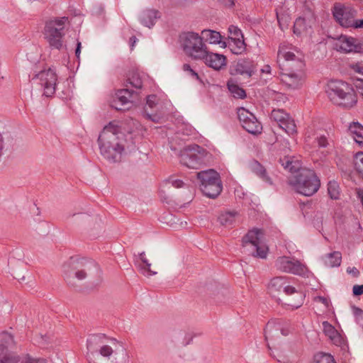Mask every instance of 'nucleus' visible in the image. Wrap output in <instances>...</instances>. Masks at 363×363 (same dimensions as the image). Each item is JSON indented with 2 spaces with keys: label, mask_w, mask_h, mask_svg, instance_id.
<instances>
[{
  "label": "nucleus",
  "mask_w": 363,
  "mask_h": 363,
  "mask_svg": "<svg viewBox=\"0 0 363 363\" xmlns=\"http://www.w3.org/2000/svg\"><path fill=\"white\" fill-rule=\"evenodd\" d=\"M94 263L86 259H73L72 258L67 263L63 265V272L67 276V279L74 275L79 280L85 279L87 273L90 272Z\"/></svg>",
  "instance_id": "obj_9"
},
{
  "label": "nucleus",
  "mask_w": 363,
  "mask_h": 363,
  "mask_svg": "<svg viewBox=\"0 0 363 363\" xmlns=\"http://www.w3.org/2000/svg\"><path fill=\"white\" fill-rule=\"evenodd\" d=\"M352 291L354 296L363 294V285H354Z\"/></svg>",
  "instance_id": "obj_51"
},
{
  "label": "nucleus",
  "mask_w": 363,
  "mask_h": 363,
  "mask_svg": "<svg viewBox=\"0 0 363 363\" xmlns=\"http://www.w3.org/2000/svg\"><path fill=\"white\" fill-rule=\"evenodd\" d=\"M262 73L270 74L271 73V67L269 65H266L261 69Z\"/></svg>",
  "instance_id": "obj_57"
},
{
  "label": "nucleus",
  "mask_w": 363,
  "mask_h": 363,
  "mask_svg": "<svg viewBox=\"0 0 363 363\" xmlns=\"http://www.w3.org/2000/svg\"><path fill=\"white\" fill-rule=\"evenodd\" d=\"M354 165L357 171L363 176V152H359L355 155Z\"/></svg>",
  "instance_id": "obj_43"
},
{
  "label": "nucleus",
  "mask_w": 363,
  "mask_h": 363,
  "mask_svg": "<svg viewBox=\"0 0 363 363\" xmlns=\"http://www.w3.org/2000/svg\"><path fill=\"white\" fill-rule=\"evenodd\" d=\"M291 48L285 43H281L277 52V64L281 71L303 73L305 67L301 57L291 51Z\"/></svg>",
  "instance_id": "obj_5"
},
{
  "label": "nucleus",
  "mask_w": 363,
  "mask_h": 363,
  "mask_svg": "<svg viewBox=\"0 0 363 363\" xmlns=\"http://www.w3.org/2000/svg\"><path fill=\"white\" fill-rule=\"evenodd\" d=\"M323 331L335 344H339L341 342V337L338 335L337 330L328 322L324 321L323 323Z\"/></svg>",
  "instance_id": "obj_29"
},
{
  "label": "nucleus",
  "mask_w": 363,
  "mask_h": 363,
  "mask_svg": "<svg viewBox=\"0 0 363 363\" xmlns=\"http://www.w3.org/2000/svg\"><path fill=\"white\" fill-rule=\"evenodd\" d=\"M333 14L340 26L350 28L356 18L357 11L350 6L337 3L333 8Z\"/></svg>",
  "instance_id": "obj_13"
},
{
  "label": "nucleus",
  "mask_w": 363,
  "mask_h": 363,
  "mask_svg": "<svg viewBox=\"0 0 363 363\" xmlns=\"http://www.w3.org/2000/svg\"><path fill=\"white\" fill-rule=\"evenodd\" d=\"M347 272L349 274H352L354 277H357L359 274V270L356 267H352V268L348 267L347 269Z\"/></svg>",
  "instance_id": "obj_54"
},
{
  "label": "nucleus",
  "mask_w": 363,
  "mask_h": 363,
  "mask_svg": "<svg viewBox=\"0 0 363 363\" xmlns=\"http://www.w3.org/2000/svg\"><path fill=\"white\" fill-rule=\"evenodd\" d=\"M251 170L257 175L262 181L272 184L270 178L267 176L266 169L264 167L257 161H254L250 164Z\"/></svg>",
  "instance_id": "obj_30"
},
{
  "label": "nucleus",
  "mask_w": 363,
  "mask_h": 363,
  "mask_svg": "<svg viewBox=\"0 0 363 363\" xmlns=\"http://www.w3.org/2000/svg\"><path fill=\"white\" fill-rule=\"evenodd\" d=\"M31 81L33 84L40 85L43 90V95L52 96L55 92L57 75L55 72L48 69L35 74Z\"/></svg>",
  "instance_id": "obj_10"
},
{
  "label": "nucleus",
  "mask_w": 363,
  "mask_h": 363,
  "mask_svg": "<svg viewBox=\"0 0 363 363\" xmlns=\"http://www.w3.org/2000/svg\"><path fill=\"white\" fill-rule=\"evenodd\" d=\"M349 130L355 142L363 146V126L359 123H353L350 125Z\"/></svg>",
  "instance_id": "obj_32"
},
{
  "label": "nucleus",
  "mask_w": 363,
  "mask_h": 363,
  "mask_svg": "<svg viewBox=\"0 0 363 363\" xmlns=\"http://www.w3.org/2000/svg\"><path fill=\"white\" fill-rule=\"evenodd\" d=\"M313 363H335L333 357L330 354H324L319 357H315V361Z\"/></svg>",
  "instance_id": "obj_45"
},
{
  "label": "nucleus",
  "mask_w": 363,
  "mask_h": 363,
  "mask_svg": "<svg viewBox=\"0 0 363 363\" xmlns=\"http://www.w3.org/2000/svg\"><path fill=\"white\" fill-rule=\"evenodd\" d=\"M228 42L227 46L229 47L231 52L236 55L242 54L245 52L246 45L244 42L243 38L238 39V40H227Z\"/></svg>",
  "instance_id": "obj_31"
},
{
  "label": "nucleus",
  "mask_w": 363,
  "mask_h": 363,
  "mask_svg": "<svg viewBox=\"0 0 363 363\" xmlns=\"http://www.w3.org/2000/svg\"><path fill=\"white\" fill-rule=\"evenodd\" d=\"M137 38L135 36H133L130 38V41L131 43V47L133 48L136 43Z\"/></svg>",
  "instance_id": "obj_59"
},
{
  "label": "nucleus",
  "mask_w": 363,
  "mask_h": 363,
  "mask_svg": "<svg viewBox=\"0 0 363 363\" xmlns=\"http://www.w3.org/2000/svg\"><path fill=\"white\" fill-rule=\"evenodd\" d=\"M160 18V13L157 10L146 9L140 13V21L143 26L151 28Z\"/></svg>",
  "instance_id": "obj_21"
},
{
  "label": "nucleus",
  "mask_w": 363,
  "mask_h": 363,
  "mask_svg": "<svg viewBox=\"0 0 363 363\" xmlns=\"http://www.w3.org/2000/svg\"><path fill=\"white\" fill-rule=\"evenodd\" d=\"M283 291L286 295H292V294L296 295V301L294 303H289V305L292 307V309H297L299 307H301L302 306V304L303 303L305 296L303 295V294L301 291H298L295 289V287L290 285L289 280L287 281V284H286V285L283 289Z\"/></svg>",
  "instance_id": "obj_23"
},
{
  "label": "nucleus",
  "mask_w": 363,
  "mask_h": 363,
  "mask_svg": "<svg viewBox=\"0 0 363 363\" xmlns=\"http://www.w3.org/2000/svg\"><path fill=\"white\" fill-rule=\"evenodd\" d=\"M133 92L128 89H123L118 90L116 93V99L113 101L111 106L116 110H125V105L130 104V99L133 97Z\"/></svg>",
  "instance_id": "obj_20"
},
{
  "label": "nucleus",
  "mask_w": 363,
  "mask_h": 363,
  "mask_svg": "<svg viewBox=\"0 0 363 363\" xmlns=\"http://www.w3.org/2000/svg\"><path fill=\"white\" fill-rule=\"evenodd\" d=\"M80 52H81V43L80 42H77V48H76V50H75V55H76L77 58L79 57Z\"/></svg>",
  "instance_id": "obj_58"
},
{
  "label": "nucleus",
  "mask_w": 363,
  "mask_h": 363,
  "mask_svg": "<svg viewBox=\"0 0 363 363\" xmlns=\"http://www.w3.org/2000/svg\"><path fill=\"white\" fill-rule=\"evenodd\" d=\"M208 152L198 145L184 147L179 152L181 164L192 169H199L206 162Z\"/></svg>",
  "instance_id": "obj_6"
},
{
  "label": "nucleus",
  "mask_w": 363,
  "mask_h": 363,
  "mask_svg": "<svg viewBox=\"0 0 363 363\" xmlns=\"http://www.w3.org/2000/svg\"><path fill=\"white\" fill-rule=\"evenodd\" d=\"M334 48L343 52H359L360 46L357 39L347 35H340L335 40Z\"/></svg>",
  "instance_id": "obj_16"
},
{
  "label": "nucleus",
  "mask_w": 363,
  "mask_h": 363,
  "mask_svg": "<svg viewBox=\"0 0 363 363\" xmlns=\"http://www.w3.org/2000/svg\"><path fill=\"white\" fill-rule=\"evenodd\" d=\"M289 182L296 192L306 196L313 195L320 186L319 178L313 170L309 169H302L291 178Z\"/></svg>",
  "instance_id": "obj_4"
},
{
  "label": "nucleus",
  "mask_w": 363,
  "mask_h": 363,
  "mask_svg": "<svg viewBox=\"0 0 363 363\" xmlns=\"http://www.w3.org/2000/svg\"><path fill=\"white\" fill-rule=\"evenodd\" d=\"M157 106V97L155 95H150L147 97V103L145 107V113L148 119L152 120L154 122L158 123L161 119V116L157 114L150 113L148 111L149 108H156Z\"/></svg>",
  "instance_id": "obj_28"
},
{
  "label": "nucleus",
  "mask_w": 363,
  "mask_h": 363,
  "mask_svg": "<svg viewBox=\"0 0 363 363\" xmlns=\"http://www.w3.org/2000/svg\"><path fill=\"white\" fill-rule=\"evenodd\" d=\"M271 118L277 122L279 127L289 135L296 133V125L294 121L282 109H274L271 113Z\"/></svg>",
  "instance_id": "obj_15"
},
{
  "label": "nucleus",
  "mask_w": 363,
  "mask_h": 363,
  "mask_svg": "<svg viewBox=\"0 0 363 363\" xmlns=\"http://www.w3.org/2000/svg\"><path fill=\"white\" fill-rule=\"evenodd\" d=\"M228 88L235 98L244 99L246 96L245 90L234 84L232 81L228 82Z\"/></svg>",
  "instance_id": "obj_38"
},
{
  "label": "nucleus",
  "mask_w": 363,
  "mask_h": 363,
  "mask_svg": "<svg viewBox=\"0 0 363 363\" xmlns=\"http://www.w3.org/2000/svg\"><path fill=\"white\" fill-rule=\"evenodd\" d=\"M139 260L141 262L139 264V267L145 274L148 276H152L157 274L156 272H154L150 269L151 263L147 259L144 252L139 254Z\"/></svg>",
  "instance_id": "obj_36"
},
{
  "label": "nucleus",
  "mask_w": 363,
  "mask_h": 363,
  "mask_svg": "<svg viewBox=\"0 0 363 363\" xmlns=\"http://www.w3.org/2000/svg\"><path fill=\"white\" fill-rule=\"evenodd\" d=\"M202 40L210 44H219L220 47H227L226 41L222 40V35L218 31L213 30H203L201 31Z\"/></svg>",
  "instance_id": "obj_22"
},
{
  "label": "nucleus",
  "mask_w": 363,
  "mask_h": 363,
  "mask_svg": "<svg viewBox=\"0 0 363 363\" xmlns=\"http://www.w3.org/2000/svg\"><path fill=\"white\" fill-rule=\"evenodd\" d=\"M341 253L339 252H333L332 253L328 254L325 257V263L326 265L329 267H337L341 263Z\"/></svg>",
  "instance_id": "obj_37"
},
{
  "label": "nucleus",
  "mask_w": 363,
  "mask_h": 363,
  "mask_svg": "<svg viewBox=\"0 0 363 363\" xmlns=\"http://www.w3.org/2000/svg\"><path fill=\"white\" fill-rule=\"evenodd\" d=\"M277 20H278L279 22L280 21L279 17L278 16H277Z\"/></svg>",
  "instance_id": "obj_62"
},
{
  "label": "nucleus",
  "mask_w": 363,
  "mask_h": 363,
  "mask_svg": "<svg viewBox=\"0 0 363 363\" xmlns=\"http://www.w3.org/2000/svg\"><path fill=\"white\" fill-rule=\"evenodd\" d=\"M255 71V64L251 59H240L231 68L233 74H246L251 77Z\"/></svg>",
  "instance_id": "obj_18"
},
{
  "label": "nucleus",
  "mask_w": 363,
  "mask_h": 363,
  "mask_svg": "<svg viewBox=\"0 0 363 363\" xmlns=\"http://www.w3.org/2000/svg\"><path fill=\"white\" fill-rule=\"evenodd\" d=\"M292 330L291 325L289 322H287L284 327L281 328V333L283 335H288Z\"/></svg>",
  "instance_id": "obj_49"
},
{
  "label": "nucleus",
  "mask_w": 363,
  "mask_h": 363,
  "mask_svg": "<svg viewBox=\"0 0 363 363\" xmlns=\"http://www.w3.org/2000/svg\"><path fill=\"white\" fill-rule=\"evenodd\" d=\"M353 69L355 72L363 74V62L357 63L353 66Z\"/></svg>",
  "instance_id": "obj_53"
},
{
  "label": "nucleus",
  "mask_w": 363,
  "mask_h": 363,
  "mask_svg": "<svg viewBox=\"0 0 363 363\" xmlns=\"http://www.w3.org/2000/svg\"><path fill=\"white\" fill-rule=\"evenodd\" d=\"M4 147V138L3 136L0 134V158L3 155V150Z\"/></svg>",
  "instance_id": "obj_56"
},
{
  "label": "nucleus",
  "mask_w": 363,
  "mask_h": 363,
  "mask_svg": "<svg viewBox=\"0 0 363 363\" xmlns=\"http://www.w3.org/2000/svg\"><path fill=\"white\" fill-rule=\"evenodd\" d=\"M201 191L206 196L210 198H215L222 191V184L221 182H214V183L203 184V186H200Z\"/></svg>",
  "instance_id": "obj_25"
},
{
  "label": "nucleus",
  "mask_w": 363,
  "mask_h": 363,
  "mask_svg": "<svg viewBox=\"0 0 363 363\" xmlns=\"http://www.w3.org/2000/svg\"><path fill=\"white\" fill-rule=\"evenodd\" d=\"M201 60H203L207 66L215 70H219L226 65V57L225 55L210 52L208 50H206V55Z\"/></svg>",
  "instance_id": "obj_19"
},
{
  "label": "nucleus",
  "mask_w": 363,
  "mask_h": 363,
  "mask_svg": "<svg viewBox=\"0 0 363 363\" xmlns=\"http://www.w3.org/2000/svg\"><path fill=\"white\" fill-rule=\"evenodd\" d=\"M128 82L135 89H140L143 86V80L138 72H132L128 79Z\"/></svg>",
  "instance_id": "obj_41"
},
{
  "label": "nucleus",
  "mask_w": 363,
  "mask_h": 363,
  "mask_svg": "<svg viewBox=\"0 0 363 363\" xmlns=\"http://www.w3.org/2000/svg\"><path fill=\"white\" fill-rule=\"evenodd\" d=\"M276 267L286 273L298 276H308V267L298 260L289 257H279L275 262Z\"/></svg>",
  "instance_id": "obj_11"
},
{
  "label": "nucleus",
  "mask_w": 363,
  "mask_h": 363,
  "mask_svg": "<svg viewBox=\"0 0 363 363\" xmlns=\"http://www.w3.org/2000/svg\"><path fill=\"white\" fill-rule=\"evenodd\" d=\"M164 184V186H168V185L171 184V186L174 188H181V187L184 186V185H185L184 182L183 181H182L181 179H177L174 177H172L169 178V179L167 180Z\"/></svg>",
  "instance_id": "obj_44"
},
{
  "label": "nucleus",
  "mask_w": 363,
  "mask_h": 363,
  "mask_svg": "<svg viewBox=\"0 0 363 363\" xmlns=\"http://www.w3.org/2000/svg\"><path fill=\"white\" fill-rule=\"evenodd\" d=\"M280 77L283 84L294 89L300 88L304 82V73L281 70Z\"/></svg>",
  "instance_id": "obj_17"
},
{
  "label": "nucleus",
  "mask_w": 363,
  "mask_h": 363,
  "mask_svg": "<svg viewBox=\"0 0 363 363\" xmlns=\"http://www.w3.org/2000/svg\"><path fill=\"white\" fill-rule=\"evenodd\" d=\"M309 28L311 27L307 24L306 19L299 17L294 22L293 31L295 35L299 36L306 33Z\"/></svg>",
  "instance_id": "obj_34"
},
{
  "label": "nucleus",
  "mask_w": 363,
  "mask_h": 363,
  "mask_svg": "<svg viewBox=\"0 0 363 363\" xmlns=\"http://www.w3.org/2000/svg\"><path fill=\"white\" fill-rule=\"evenodd\" d=\"M309 136L307 135V133H306V138H308Z\"/></svg>",
  "instance_id": "obj_63"
},
{
  "label": "nucleus",
  "mask_w": 363,
  "mask_h": 363,
  "mask_svg": "<svg viewBox=\"0 0 363 363\" xmlns=\"http://www.w3.org/2000/svg\"><path fill=\"white\" fill-rule=\"evenodd\" d=\"M21 363H46V361L44 359H33L26 356Z\"/></svg>",
  "instance_id": "obj_47"
},
{
  "label": "nucleus",
  "mask_w": 363,
  "mask_h": 363,
  "mask_svg": "<svg viewBox=\"0 0 363 363\" xmlns=\"http://www.w3.org/2000/svg\"><path fill=\"white\" fill-rule=\"evenodd\" d=\"M197 178L200 182V186L203 184L214 183V182H220L219 174L213 169L202 171L197 173Z\"/></svg>",
  "instance_id": "obj_24"
},
{
  "label": "nucleus",
  "mask_w": 363,
  "mask_h": 363,
  "mask_svg": "<svg viewBox=\"0 0 363 363\" xmlns=\"http://www.w3.org/2000/svg\"><path fill=\"white\" fill-rule=\"evenodd\" d=\"M14 345L13 336L4 332L0 333V363H18V357L11 351Z\"/></svg>",
  "instance_id": "obj_12"
},
{
  "label": "nucleus",
  "mask_w": 363,
  "mask_h": 363,
  "mask_svg": "<svg viewBox=\"0 0 363 363\" xmlns=\"http://www.w3.org/2000/svg\"><path fill=\"white\" fill-rule=\"evenodd\" d=\"M228 33L230 36L228 40H238L243 38V35L241 30L233 25H231L228 27Z\"/></svg>",
  "instance_id": "obj_42"
},
{
  "label": "nucleus",
  "mask_w": 363,
  "mask_h": 363,
  "mask_svg": "<svg viewBox=\"0 0 363 363\" xmlns=\"http://www.w3.org/2000/svg\"><path fill=\"white\" fill-rule=\"evenodd\" d=\"M288 280H289V278L286 277H274L270 281L269 287L270 289L277 291H283Z\"/></svg>",
  "instance_id": "obj_35"
},
{
  "label": "nucleus",
  "mask_w": 363,
  "mask_h": 363,
  "mask_svg": "<svg viewBox=\"0 0 363 363\" xmlns=\"http://www.w3.org/2000/svg\"><path fill=\"white\" fill-rule=\"evenodd\" d=\"M253 255L260 257L262 259L266 258L268 252V247L262 242V241L257 245L252 247Z\"/></svg>",
  "instance_id": "obj_39"
},
{
  "label": "nucleus",
  "mask_w": 363,
  "mask_h": 363,
  "mask_svg": "<svg viewBox=\"0 0 363 363\" xmlns=\"http://www.w3.org/2000/svg\"><path fill=\"white\" fill-rule=\"evenodd\" d=\"M328 193L332 199H337L340 196L339 184L335 181H330L328 184Z\"/></svg>",
  "instance_id": "obj_40"
},
{
  "label": "nucleus",
  "mask_w": 363,
  "mask_h": 363,
  "mask_svg": "<svg viewBox=\"0 0 363 363\" xmlns=\"http://www.w3.org/2000/svg\"><path fill=\"white\" fill-rule=\"evenodd\" d=\"M237 213L235 212H225L221 213L218 217L219 223L225 227H230L236 221Z\"/></svg>",
  "instance_id": "obj_33"
},
{
  "label": "nucleus",
  "mask_w": 363,
  "mask_h": 363,
  "mask_svg": "<svg viewBox=\"0 0 363 363\" xmlns=\"http://www.w3.org/2000/svg\"><path fill=\"white\" fill-rule=\"evenodd\" d=\"M117 340L104 334H93L86 341V358L89 363H108L115 352L112 346H116Z\"/></svg>",
  "instance_id": "obj_2"
},
{
  "label": "nucleus",
  "mask_w": 363,
  "mask_h": 363,
  "mask_svg": "<svg viewBox=\"0 0 363 363\" xmlns=\"http://www.w3.org/2000/svg\"><path fill=\"white\" fill-rule=\"evenodd\" d=\"M280 162L285 169L292 173L300 172L303 169L301 162L294 157H285L280 160Z\"/></svg>",
  "instance_id": "obj_26"
},
{
  "label": "nucleus",
  "mask_w": 363,
  "mask_h": 363,
  "mask_svg": "<svg viewBox=\"0 0 363 363\" xmlns=\"http://www.w3.org/2000/svg\"><path fill=\"white\" fill-rule=\"evenodd\" d=\"M362 177H363V175H362Z\"/></svg>",
  "instance_id": "obj_64"
},
{
  "label": "nucleus",
  "mask_w": 363,
  "mask_h": 363,
  "mask_svg": "<svg viewBox=\"0 0 363 363\" xmlns=\"http://www.w3.org/2000/svg\"><path fill=\"white\" fill-rule=\"evenodd\" d=\"M326 92L333 104L345 108H351L357 101L353 88L342 81H330Z\"/></svg>",
  "instance_id": "obj_3"
},
{
  "label": "nucleus",
  "mask_w": 363,
  "mask_h": 363,
  "mask_svg": "<svg viewBox=\"0 0 363 363\" xmlns=\"http://www.w3.org/2000/svg\"><path fill=\"white\" fill-rule=\"evenodd\" d=\"M182 47L186 55L195 60H201L208 50L201 37L196 33L189 32L182 37Z\"/></svg>",
  "instance_id": "obj_7"
},
{
  "label": "nucleus",
  "mask_w": 363,
  "mask_h": 363,
  "mask_svg": "<svg viewBox=\"0 0 363 363\" xmlns=\"http://www.w3.org/2000/svg\"><path fill=\"white\" fill-rule=\"evenodd\" d=\"M67 18L50 21L45 25V35L50 47L60 50L62 46L63 29Z\"/></svg>",
  "instance_id": "obj_8"
},
{
  "label": "nucleus",
  "mask_w": 363,
  "mask_h": 363,
  "mask_svg": "<svg viewBox=\"0 0 363 363\" xmlns=\"http://www.w3.org/2000/svg\"><path fill=\"white\" fill-rule=\"evenodd\" d=\"M271 325H272V324H271V323H268L267 324V329H268L269 328H270V327H271Z\"/></svg>",
  "instance_id": "obj_60"
},
{
  "label": "nucleus",
  "mask_w": 363,
  "mask_h": 363,
  "mask_svg": "<svg viewBox=\"0 0 363 363\" xmlns=\"http://www.w3.org/2000/svg\"><path fill=\"white\" fill-rule=\"evenodd\" d=\"M262 233L257 229L250 230L242 238V245L246 247L250 245L251 247L261 242Z\"/></svg>",
  "instance_id": "obj_27"
},
{
  "label": "nucleus",
  "mask_w": 363,
  "mask_h": 363,
  "mask_svg": "<svg viewBox=\"0 0 363 363\" xmlns=\"http://www.w3.org/2000/svg\"><path fill=\"white\" fill-rule=\"evenodd\" d=\"M350 28H363V19H356L354 18V23Z\"/></svg>",
  "instance_id": "obj_52"
},
{
  "label": "nucleus",
  "mask_w": 363,
  "mask_h": 363,
  "mask_svg": "<svg viewBox=\"0 0 363 363\" xmlns=\"http://www.w3.org/2000/svg\"><path fill=\"white\" fill-rule=\"evenodd\" d=\"M354 86L357 91L363 96V79H357Z\"/></svg>",
  "instance_id": "obj_50"
},
{
  "label": "nucleus",
  "mask_w": 363,
  "mask_h": 363,
  "mask_svg": "<svg viewBox=\"0 0 363 363\" xmlns=\"http://www.w3.org/2000/svg\"><path fill=\"white\" fill-rule=\"evenodd\" d=\"M320 302L323 303L325 306H328L329 301L327 298L323 296H318L316 298Z\"/></svg>",
  "instance_id": "obj_55"
},
{
  "label": "nucleus",
  "mask_w": 363,
  "mask_h": 363,
  "mask_svg": "<svg viewBox=\"0 0 363 363\" xmlns=\"http://www.w3.org/2000/svg\"><path fill=\"white\" fill-rule=\"evenodd\" d=\"M316 140L320 147H326L329 145L328 138L324 135L318 137Z\"/></svg>",
  "instance_id": "obj_46"
},
{
  "label": "nucleus",
  "mask_w": 363,
  "mask_h": 363,
  "mask_svg": "<svg viewBox=\"0 0 363 363\" xmlns=\"http://www.w3.org/2000/svg\"><path fill=\"white\" fill-rule=\"evenodd\" d=\"M162 191H162V189H160V196H162Z\"/></svg>",
  "instance_id": "obj_61"
},
{
  "label": "nucleus",
  "mask_w": 363,
  "mask_h": 363,
  "mask_svg": "<svg viewBox=\"0 0 363 363\" xmlns=\"http://www.w3.org/2000/svg\"><path fill=\"white\" fill-rule=\"evenodd\" d=\"M101 155L111 162H119L124 151L123 135L114 123L106 125L98 139Z\"/></svg>",
  "instance_id": "obj_1"
},
{
  "label": "nucleus",
  "mask_w": 363,
  "mask_h": 363,
  "mask_svg": "<svg viewBox=\"0 0 363 363\" xmlns=\"http://www.w3.org/2000/svg\"><path fill=\"white\" fill-rule=\"evenodd\" d=\"M238 117L242 127L252 135L261 133L262 126L255 116L245 108L238 109Z\"/></svg>",
  "instance_id": "obj_14"
},
{
  "label": "nucleus",
  "mask_w": 363,
  "mask_h": 363,
  "mask_svg": "<svg viewBox=\"0 0 363 363\" xmlns=\"http://www.w3.org/2000/svg\"><path fill=\"white\" fill-rule=\"evenodd\" d=\"M183 70L184 72H188L192 77H194L195 78L199 79L198 74L194 70H193L191 69V67H190V65L189 64L183 65Z\"/></svg>",
  "instance_id": "obj_48"
}]
</instances>
